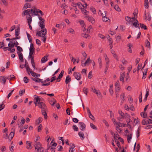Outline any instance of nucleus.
<instances>
[{
  "label": "nucleus",
  "mask_w": 152,
  "mask_h": 152,
  "mask_svg": "<svg viewBox=\"0 0 152 152\" xmlns=\"http://www.w3.org/2000/svg\"><path fill=\"white\" fill-rule=\"evenodd\" d=\"M125 19L126 21H127L128 23L129 22V23L132 22V21L131 20V18L129 16H126Z\"/></svg>",
  "instance_id": "nucleus-28"
},
{
  "label": "nucleus",
  "mask_w": 152,
  "mask_h": 152,
  "mask_svg": "<svg viewBox=\"0 0 152 152\" xmlns=\"http://www.w3.org/2000/svg\"><path fill=\"white\" fill-rule=\"evenodd\" d=\"M121 76L120 77V80L121 81L124 82V78L125 77V72H124L122 74L121 73Z\"/></svg>",
  "instance_id": "nucleus-23"
},
{
  "label": "nucleus",
  "mask_w": 152,
  "mask_h": 152,
  "mask_svg": "<svg viewBox=\"0 0 152 152\" xmlns=\"http://www.w3.org/2000/svg\"><path fill=\"white\" fill-rule=\"evenodd\" d=\"M41 32L42 33V35H45L47 34V29L46 28L42 29L41 31Z\"/></svg>",
  "instance_id": "nucleus-26"
},
{
  "label": "nucleus",
  "mask_w": 152,
  "mask_h": 152,
  "mask_svg": "<svg viewBox=\"0 0 152 152\" xmlns=\"http://www.w3.org/2000/svg\"><path fill=\"white\" fill-rule=\"evenodd\" d=\"M115 90L119 91L120 89V84L118 81H117L115 84Z\"/></svg>",
  "instance_id": "nucleus-10"
},
{
  "label": "nucleus",
  "mask_w": 152,
  "mask_h": 152,
  "mask_svg": "<svg viewBox=\"0 0 152 152\" xmlns=\"http://www.w3.org/2000/svg\"><path fill=\"white\" fill-rule=\"evenodd\" d=\"M91 89L92 91L93 92L96 94L98 97L101 98H102V95L99 90H96L94 87H91Z\"/></svg>",
  "instance_id": "nucleus-3"
},
{
  "label": "nucleus",
  "mask_w": 152,
  "mask_h": 152,
  "mask_svg": "<svg viewBox=\"0 0 152 152\" xmlns=\"http://www.w3.org/2000/svg\"><path fill=\"white\" fill-rule=\"evenodd\" d=\"M148 16L147 20L149 21H150L151 19V17L149 12L148 13Z\"/></svg>",
  "instance_id": "nucleus-56"
},
{
  "label": "nucleus",
  "mask_w": 152,
  "mask_h": 152,
  "mask_svg": "<svg viewBox=\"0 0 152 152\" xmlns=\"http://www.w3.org/2000/svg\"><path fill=\"white\" fill-rule=\"evenodd\" d=\"M102 20L104 22H106L108 21V20H109V18L106 17H104L102 18Z\"/></svg>",
  "instance_id": "nucleus-49"
},
{
  "label": "nucleus",
  "mask_w": 152,
  "mask_h": 152,
  "mask_svg": "<svg viewBox=\"0 0 152 152\" xmlns=\"http://www.w3.org/2000/svg\"><path fill=\"white\" fill-rule=\"evenodd\" d=\"M26 68L28 74L30 75L29 72H30V71H31V69H30L28 65H27V66L26 67Z\"/></svg>",
  "instance_id": "nucleus-37"
},
{
  "label": "nucleus",
  "mask_w": 152,
  "mask_h": 152,
  "mask_svg": "<svg viewBox=\"0 0 152 152\" xmlns=\"http://www.w3.org/2000/svg\"><path fill=\"white\" fill-rule=\"evenodd\" d=\"M42 129V124H40L38 126V131L39 132Z\"/></svg>",
  "instance_id": "nucleus-60"
},
{
  "label": "nucleus",
  "mask_w": 152,
  "mask_h": 152,
  "mask_svg": "<svg viewBox=\"0 0 152 152\" xmlns=\"http://www.w3.org/2000/svg\"><path fill=\"white\" fill-rule=\"evenodd\" d=\"M49 103L52 106H53L54 104L56 103V100L54 98H52L51 100L49 101Z\"/></svg>",
  "instance_id": "nucleus-12"
},
{
  "label": "nucleus",
  "mask_w": 152,
  "mask_h": 152,
  "mask_svg": "<svg viewBox=\"0 0 152 152\" xmlns=\"http://www.w3.org/2000/svg\"><path fill=\"white\" fill-rule=\"evenodd\" d=\"M17 53L18 55L19 59L22 62H23V54L21 52H18Z\"/></svg>",
  "instance_id": "nucleus-15"
},
{
  "label": "nucleus",
  "mask_w": 152,
  "mask_h": 152,
  "mask_svg": "<svg viewBox=\"0 0 152 152\" xmlns=\"http://www.w3.org/2000/svg\"><path fill=\"white\" fill-rule=\"evenodd\" d=\"M71 81V77L69 75H67L66 78L65 83L66 84H67L69 82Z\"/></svg>",
  "instance_id": "nucleus-20"
},
{
  "label": "nucleus",
  "mask_w": 152,
  "mask_h": 152,
  "mask_svg": "<svg viewBox=\"0 0 152 152\" xmlns=\"http://www.w3.org/2000/svg\"><path fill=\"white\" fill-rule=\"evenodd\" d=\"M35 105L37 106L41 109V112L42 115H44V118L45 119L47 118V108L46 105L44 102L34 103Z\"/></svg>",
  "instance_id": "nucleus-1"
},
{
  "label": "nucleus",
  "mask_w": 152,
  "mask_h": 152,
  "mask_svg": "<svg viewBox=\"0 0 152 152\" xmlns=\"http://www.w3.org/2000/svg\"><path fill=\"white\" fill-rule=\"evenodd\" d=\"M74 76L78 80H80L81 77V75L80 72H75L73 74Z\"/></svg>",
  "instance_id": "nucleus-4"
},
{
  "label": "nucleus",
  "mask_w": 152,
  "mask_h": 152,
  "mask_svg": "<svg viewBox=\"0 0 152 152\" xmlns=\"http://www.w3.org/2000/svg\"><path fill=\"white\" fill-rule=\"evenodd\" d=\"M118 113L121 115V116L122 117H123V115H124V113L122 112V111L121 110H119L118 111Z\"/></svg>",
  "instance_id": "nucleus-61"
},
{
  "label": "nucleus",
  "mask_w": 152,
  "mask_h": 152,
  "mask_svg": "<svg viewBox=\"0 0 152 152\" xmlns=\"http://www.w3.org/2000/svg\"><path fill=\"white\" fill-rule=\"evenodd\" d=\"M44 150V148L42 147L38 148L37 149V152H43Z\"/></svg>",
  "instance_id": "nucleus-47"
},
{
  "label": "nucleus",
  "mask_w": 152,
  "mask_h": 152,
  "mask_svg": "<svg viewBox=\"0 0 152 152\" xmlns=\"http://www.w3.org/2000/svg\"><path fill=\"white\" fill-rule=\"evenodd\" d=\"M90 126L93 129L95 130H97V127L93 124H90Z\"/></svg>",
  "instance_id": "nucleus-44"
},
{
  "label": "nucleus",
  "mask_w": 152,
  "mask_h": 152,
  "mask_svg": "<svg viewBox=\"0 0 152 152\" xmlns=\"http://www.w3.org/2000/svg\"><path fill=\"white\" fill-rule=\"evenodd\" d=\"M122 63L123 64H126L128 63V62L127 61L125 60L124 58H123L121 61Z\"/></svg>",
  "instance_id": "nucleus-53"
},
{
  "label": "nucleus",
  "mask_w": 152,
  "mask_h": 152,
  "mask_svg": "<svg viewBox=\"0 0 152 152\" xmlns=\"http://www.w3.org/2000/svg\"><path fill=\"white\" fill-rule=\"evenodd\" d=\"M27 18L28 20V23L29 27V28L30 30H31L32 29V27L30 25V24L31 23L32 21V17H31V15H29L28 17H27Z\"/></svg>",
  "instance_id": "nucleus-6"
},
{
  "label": "nucleus",
  "mask_w": 152,
  "mask_h": 152,
  "mask_svg": "<svg viewBox=\"0 0 152 152\" xmlns=\"http://www.w3.org/2000/svg\"><path fill=\"white\" fill-rule=\"evenodd\" d=\"M30 73H31L32 76L35 77H36V73L32 71V70H31V71H30Z\"/></svg>",
  "instance_id": "nucleus-52"
},
{
  "label": "nucleus",
  "mask_w": 152,
  "mask_h": 152,
  "mask_svg": "<svg viewBox=\"0 0 152 152\" xmlns=\"http://www.w3.org/2000/svg\"><path fill=\"white\" fill-rule=\"evenodd\" d=\"M107 13V11H105L103 13L101 14V15L102 16V18L104 17H106Z\"/></svg>",
  "instance_id": "nucleus-50"
},
{
  "label": "nucleus",
  "mask_w": 152,
  "mask_h": 152,
  "mask_svg": "<svg viewBox=\"0 0 152 152\" xmlns=\"http://www.w3.org/2000/svg\"><path fill=\"white\" fill-rule=\"evenodd\" d=\"M79 124L80 125V129L82 131H84L86 129V125L83 122H80L79 123Z\"/></svg>",
  "instance_id": "nucleus-8"
},
{
  "label": "nucleus",
  "mask_w": 152,
  "mask_h": 152,
  "mask_svg": "<svg viewBox=\"0 0 152 152\" xmlns=\"http://www.w3.org/2000/svg\"><path fill=\"white\" fill-rule=\"evenodd\" d=\"M78 135L81 140H83L85 138V136L84 134L82 132H80L78 133Z\"/></svg>",
  "instance_id": "nucleus-21"
},
{
  "label": "nucleus",
  "mask_w": 152,
  "mask_h": 152,
  "mask_svg": "<svg viewBox=\"0 0 152 152\" xmlns=\"http://www.w3.org/2000/svg\"><path fill=\"white\" fill-rule=\"evenodd\" d=\"M64 71L62 70L57 78V80L60 79L62 77L64 74Z\"/></svg>",
  "instance_id": "nucleus-33"
},
{
  "label": "nucleus",
  "mask_w": 152,
  "mask_h": 152,
  "mask_svg": "<svg viewBox=\"0 0 152 152\" xmlns=\"http://www.w3.org/2000/svg\"><path fill=\"white\" fill-rule=\"evenodd\" d=\"M140 114L141 116H142L143 118H146L147 114L145 112H142Z\"/></svg>",
  "instance_id": "nucleus-39"
},
{
  "label": "nucleus",
  "mask_w": 152,
  "mask_h": 152,
  "mask_svg": "<svg viewBox=\"0 0 152 152\" xmlns=\"http://www.w3.org/2000/svg\"><path fill=\"white\" fill-rule=\"evenodd\" d=\"M91 60H90V58H88L85 61V63L83 64L82 63L81 64L82 66H85L86 65L88 64V63L89 62V61H90Z\"/></svg>",
  "instance_id": "nucleus-35"
},
{
  "label": "nucleus",
  "mask_w": 152,
  "mask_h": 152,
  "mask_svg": "<svg viewBox=\"0 0 152 152\" xmlns=\"http://www.w3.org/2000/svg\"><path fill=\"white\" fill-rule=\"evenodd\" d=\"M26 34L27 36L28 39V40H29V42L31 43H32V41L31 39V37L28 33L27 32H26Z\"/></svg>",
  "instance_id": "nucleus-27"
},
{
  "label": "nucleus",
  "mask_w": 152,
  "mask_h": 152,
  "mask_svg": "<svg viewBox=\"0 0 152 152\" xmlns=\"http://www.w3.org/2000/svg\"><path fill=\"white\" fill-rule=\"evenodd\" d=\"M77 5L78 6V7L81 9L83 7V4H81L80 2H79L77 3Z\"/></svg>",
  "instance_id": "nucleus-48"
},
{
  "label": "nucleus",
  "mask_w": 152,
  "mask_h": 152,
  "mask_svg": "<svg viewBox=\"0 0 152 152\" xmlns=\"http://www.w3.org/2000/svg\"><path fill=\"white\" fill-rule=\"evenodd\" d=\"M73 145L74 146V147L73 148L71 147L70 148L69 150V152H74V151L75 149L74 148L75 147V146L74 145Z\"/></svg>",
  "instance_id": "nucleus-54"
},
{
  "label": "nucleus",
  "mask_w": 152,
  "mask_h": 152,
  "mask_svg": "<svg viewBox=\"0 0 152 152\" xmlns=\"http://www.w3.org/2000/svg\"><path fill=\"white\" fill-rule=\"evenodd\" d=\"M85 18H87V19L89 21V22H91L93 24L94 23L95 20L94 19L93 17L91 16H86Z\"/></svg>",
  "instance_id": "nucleus-7"
},
{
  "label": "nucleus",
  "mask_w": 152,
  "mask_h": 152,
  "mask_svg": "<svg viewBox=\"0 0 152 152\" xmlns=\"http://www.w3.org/2000/svg\"><path fill=\"white\" fill-rule=\"evenodd\" d=\"M72 86L74 88H75L77 86V84L76 82L74 81L72 83Z\"/></svg>",
  "instance_id": "nucleus-43"
},
{
  "label": "nucleus",
  "mask_w": 152,
  "mask_h": 152,
  "mask_svg": "<svg viewBox=\"0 0 152 152\" xmlns=\"http://www.w3.org/2000/svg\"><path fill=\"white\" fill-rule=\"evenodd\" d=\"M140 26L141 28H144V29L146 30L147 29V26L144 24L142 23H140Z\"/></svg>",
  "instance_id": "nucleus-34"
},
{
  "label": "nucleus",
  "mask_w": 152,
  "mask_h": 152,
  "mask_svg": "<svg viewBox=\"0 0 152 152\" xmlns=\"http://www.w3.org/2000/svg\"><path fill=\"white\" fill-rule=\"evenodd\" d=\"M0 81L1 83H3L4 85L6 83V80L4 76H1L0 78Z\"/></svg>",
  "instance_id": "nucleus-22"
},
{
  "label": "nucleus",
  "mask_w": 152,
  "mask_h": 152,
  "mask_svg": "<svg viewBox=\"0 0 152 152\" xmlns=\"http://www.w3.org/2000/svg\"><path fill=\"white\" fill-rule=\"evenodd\" d=\"M132 23L133 26L136 28H138L139 29H140V27L139 24V22L137 20H136V21H135L134 23L131 22Z\"/></svg>",
  "instance_id": "nucleus-13"
},
{
  "label": "nucleus",
  "mask_w": 152,
  "mask_h": 152,
  "mask_svg": "<svg viewBox=\"0 0 152 152\" xmlns=\"http://www.w3.org/2000/svg\"><path fill=\"white\" fill-rule=\"evenodd\" d=\"M31 142L27 141L26 142V144L27 145L26 148L28 149H31L32 148V146H31Z\"/></svg>",
  "instance_id": "nucleus-14"
},
{
  "label": "nucleus",
  "mask_w": 152,
  "mask_h": 152,
  "mask_svg": "<svg viewBox=\"0 0 152 152\" xmlns=\"http://www.w3.org/2000/svg\"><path fill=\"white\" fill-rule=\"evenodd\" d=\"M34 44L33 43H31L30 45V48H29V53L28 57H34L33 55L34 54L35 50V48L34 47Z\"/></svg>",
  "instance_id": "nucleus-2"
},
{
  "label": "nucleus",
  "mask_w": 152,
  "mask_h": 152,
  "mask_svg": "<svg viewBox=\"0 0 152 152\" xmlns=\"http://www.w3.org/2000/svg\"><path fill=\"white\" fill-rule=\"evenodd\" d=\"M25 92V90H20L19 92V95L20 96H22L23 95V94Z\"/></svg>",
  "instance_id": "nucleus-59"
},
{
  "label": "nucleus",
  "mask_w": 152,
  "mask_h": 152,
  "mask_svg": "<svg viewBox=\"0 0 152 152\" xmlns=\"http://www.w3.org/2000/svg\"><path fill=\"white\" fill-rule=\"evenodd\" d=\"M148 69H146L145 71V72L143 73V76L142 77V79H144L146 78V75L147 73Z\"/></svg>",
  "instance_id": "nucleus-32"
},
{
  "label": "nucleus",
  "mask_w": 152,
  "mask_h": 152,
  "mask_svg": "<svg viewBox=\"0 0 152 152\" xmlns=\"http://www.w3.org/2000/svg\"><path fill=\"white\" fill-rule=\"evenodd\" d=\"M8 134L7 133L4 134L3 136V138L4 139H7L8 138Z\"/></svg>",
  "instance_id": "nucleus-64"
},
{
  "label": "nucleus",
  "mask_w": 152,
  "mask_h": 152,
  "mask_svg": "<svg viewBox=\"0 0 152 152\" xmlns=\"http://www.w3.org/2000/svg\"><path fill=\"white\" fill-rule=\"evenodd\" d=\"M29 79H28L27 77H25L23 78V81L25 83H28Z\"/></svg>",
  "instance_id": "nucleus-42"
},
{
  "label": "nucleus",
  "mask_w": 152,
  "mask_h": 152,
  "mask_svg": "<svg viewBox=\"0 0 152 152\" xmlns=\"http://www.w3.org/2000/svg\"><path fill=\"white\" fill-rule=\"evenodd\" d=\"M5 107V105L4 104H1L0 105V111L1 110Z\"/></svg>",
  "instance_id": "nucleus-63"
},
{
  "label": "nucleus",
  "mask_w": 152,
  "mask_h": 152,
  "mask_svg": "<svg viewBox=\"0 0 152 152\" xmlns=\"http://www.w3.org/2000/svg\"><path fill=\"white\" fill-rule=\"evenodd\" d=\"M36 101L34 102V103H41L43 102L44 101V99L42 98H39L37 97V98H35Z\"/></svg>",
  "instance_id": "nucleus-11"
},
{
  "label": "nucleus",
  "mask_w": 152,
  "mask_h": 152,
  "mask_svg": "<svg viewBox=\"0 0 152 152\" xmlns=\"http://www.w3.org/2000/svg\"><path fill=\"white\" fill-rule=\"evenodd\" d=\"M88 112V114L89 115V117L93 121H95V119L94 116L91 114L90 111L89 109L87 107L86 108Z\"/></svg>",
  "instance_id": "nucleus-5"
},
{
  "label": "nucleus",
  "mask_w": 152,
  "mask_h": 152,
  "mask_svg": "<svg viewBox=\"0 0 152 152\" xmlns=\"http://www.w3.org/2000/svg\"><path fill=\"white\" fill-rule=\"evenodd\" d=\"M127 139L128 140V142L129 143H130L129 141L132 138V134H131L130 135H127Z\"/></svg>",
  "instance_id": "nucleus-45"
},
{
  "label": "nucleus",
  "mask_w": 152,
  "mask_h": 152,
  "mask_svg": "<svg viewBox=\"0 0 152 152\" xmlns=\"http://www.w3.org/2000/svg\"><path fill=\"white\" fill-rule=\"evenodd\" d=\"M1 1L5 5L7 6L8 5V3L6 0H1Z\"/></svg>",
  "instance_id": "nucleus-57"
},
{
  "label": "nucleus",
  "mask_w": 152,
  "mask_h": 152,
  "mask_svg": "<svg viewBox=\"0 0 152 152\" xmlns=\"http://www.w3.org/2000/svg\"><path fill=\"white\" fill-rule=\"evenodd\" d=\"M31 4L30 3H27L23 7V8L26 9L28 8H31Z\"/></svg>",
  "instance_id": "nucleus-25"
},
{
  "label": "nucleus",
  "mask_w": 152,
  "mask_h": 152,
  "mask_svg": "<svg viewBox=\"0 0 152 152\" xmlns=\"http://www.w3.org/2000/svg\"><path fill=\"white\" fill-rule=\"evenodd\" d=\"M114 140H115V142L116 143L117 146L120 148V149L121 148V147L120 146V143L118 141L117 139L115 137V134H114Z\"/></svg>",
  "instance_id": "nucleus-17"
},
{
  "label": "nucleus",
  "mask_w": 152,
  "mask_h": 152,
  "mask_svg": "<svg viewBox=\"0 0 152 152\" xmlns=\"http://www.w3.org/2000/svg\"><path fill=\"white\" fill-rule=\"evenodd\" d=\"M115 9L117 11L120 12L121 11V9L118 5H115L114 7Z\"/></svg>",
  "instance_id": "nucleus-41"
},
{
  "label": "nucleus",
  "mask_w": 152,
  "mask_h": 152,
  "mask_svg": "<svg viewBox=\"0 0 152 152\" xmlns=\"http://www.w3.org/2000/svg\"><path fill=\"white\" fill-rule=\"evenodd\" d=\"M145 46L148 47L149 49H150V43L148 40H146L145 42Z\"/></svg>",
  "instance_id": "nucleus-29"
},
{
  "label": "nucleus",
  "mask_w": 152,
  "mask_h": 152,
  "mask_svg": "<svg viewBox=\"0 0 152 152\" xmlns=\"http://www.w3.org/2000/svg\"><path fill=\"white\" fill-rule=\"evenodd\" d=\"M83 91L84 92V93L86 95H87V93L88 91V88H83Z\"/></svg>",
  "instance_id": "nucleus-40"
},
{
  "label": "nucleus",
  "mask_w": 152,
  "mask_h": 152,
  "mask_svg": "<svg viewBox=\"0 0 152 152\" xmlns=\"http://www.w3.org/2000/svg\"><path fill=\"white\" fill-rule=\"evenodd\" d=\"M24 12H26L27 15H28V16H27V17H28L29 15H30L29 12H31V10L28 9L26 10H24Z\"/></svg>",
  "instance_id": "nucleus-46"
},
{
  "label": "nucleus",
  "mask_w": 152,
  "mask_h": 152,
  "mask_svg": "<svg viewBox=\"0 0 152 152\" xmlns=\"http://www.w3.org/2000/svg\"><path fill=\"white\" fill-rule=\"evenodd\" d=\"M72 129L74 131H78V128L75 125H74L72 126Z\"/></svg>",
  "instance_id": "nucleus-38"
},
{
  "label": "nucleus",
  "mask_w": 152,
  "mask_h": 152,
  "mask_svg": "<svg viewBox=\"0 0 152 152\" xmlns=\"http://www.w3.org/2000/svg\"><path fill=\"white\" fill-rule=\"evenodd\" d=\"M34 146L35 149H37L38 148H41V144L39 142H36L34 145Z\"/></svg>",
  "instance_id": "nucleus-16"
},
{
  "label": "nucleus",
  "mask_w": 152,
  "mask_h": 152,
  "mask_svg": "<svg viewBox=\"0 0 152 152\" xmlns=\"http://www.w3.org/2000/svg\"><path fill=\"white\" fill-rule=\"evenodd\" d=\"M121 101H123L124 100V98L125 96V94L124 93H122L121 94Z\"/></svg>",
  "instance_id": "nucleus-55"
},
{
  "label": "nucleus",
  "mask_w": 152,
  "mask_h": 152,
  "mask_svg": "<svg viewBox=\"0 0 152 152\" xmlns=\"http://www.w3.org/2000/svg\"><path fill=\"white\" fill-rule=\"evenodd\" d=\"M25 119H24L22 117L21 118V121L20 124L21 125H22L23 126V124H24L25 123Z\"/></svg>",
  "instance_id": "nucleus-58"
},
{
  "label": "nucleus",
  "mask_w": 152,
  "mask_h": 152,
  "mask_svg": "<svg viewBox=\"0 0 152 152\" xmlns=\"http://www.w3.org/2000/svg\"><path fill=\"white\" fill-rule=\"evenodd\" d=\"M31 12H32V14L33 16L37 15L38 16H39V15H38V14H37V9H31Z\"/></svg>",
  "instance_id": "nucleus-9"
},
{
  "label": "nucleus",
  "mask_w": 152,
  "mask_h": 152,
  "mask_svg": "<svg viewBox=\"0 0 152 152\" xmlns=\"http://www.w3.org/2000/svg\"><path fill=\"white\" fill-rule=\"evenodd\" d=\"M90 9L94 14H95L96 13V10L93 7H91Z\"/></svg>",
  "instance_id": "nucleus-36"
},
{
  "label": "nucleus",
  "mask_w": 152,
  "mask_h": 152,
  "mask_svg": "<svg viewBox=\"0 0 152 152\" xmlns=\"http://www.w3.org/2000/svg\"><path fill=\"white\" fill-rule=\"evenodd\" d=\"M144 4L145 8H148L149 6L148 0H145Z\"/></svg>",
  "instance_id": "nucleus-31"
},
{
  "label": "nucleus",
  "mask_w": 152,
  "mask_h": 152,
  "mask_svg": "<svg viewBox=\"0 0 152 152\" xmlns=\"http://www.w3.org/2000/svg\"><path fill=\"white\" fill-rule=\"evenodd\" d=\"M14 132H10V134L8 137V138L10 140H12V139L13 138L14 136Z\"/></svg>",
  "instance_id": "nucleus-24"
},
{
  "label": "nucleus",
  "mask_w": 152,
  "mask_h": 152,
  "mask_svg": "<svg viewBox=\"0 0 152 152\" xmlns=\"http://www.w3.org/2000/svg\"><path fill=\"white\" fill-rule=\"evenodd\" d=\"M48 57V56H45L44 57H42L41 60V62L42 63H44L46 61L48 60L47 57Z\"/></svg>",
  "instance_id": "nucleus-19"
},
{
  "label": "nucleus",
  "mask_w": 152,
  "mask_h": 152,
  "mask_svg": "<svg viewBox=\"0 0 152 152\" xmlns=\"http://www.w3.org/2000/svg\"><path fill=\"white\" fill-rule=\"evenodd\" d=\"M17 49L19 52H21V51H23V50L22 48L19 46H17Z\"/></svg>",
  "instance_id": "nucleus-51"
},
{
  "label": "nucleus",
  "mask_w": 152,
  "mask_h": 152,
  "mask_svg": "<svg viewBox=\"0 0 152 152\" xmlns=\"http://www.w3.org/2000/svg\"><path fill=\"white\" fill-rule=\"evenodd\" d=\"M39 26L41 27L42 29L45 28V25L44 22H39L38 23Z\"/></svg>",
  "instance_id": "nucleus-18"
},
{
  "label": "nucleus",
  "mask_w": 152,
  "mask_h": 152,
  "mask_svg": "<svg viewBox=\"0 0 152 152\" xmlns=\"http://www.w3.org/2000/svg\"><path fill=\"white\" fill-rule=\"evenodd\" d=\"M42 37L43 39H42L43 41V42H44L45 43L46 41V36H45V35H42Z\"/></svg>",
  "instance_id": "nucleus-62"
},
{
  "label": "nucleus",
  "mask_w": 152,
  "mask_h": 152,
  "mask_svg": "<svg viewBox=\"0 0 152 152\" xmlns=\"http://www.w3.org/2000/svg\"><path fill=\"white\" fill-rule=\"evenodd\" d=\"M130 117V116L129 114H128L127 113H126L125 114H124V115H123L122 118H129Z\"/></svg>",
  "instance_id": "nucleus-30"
}]
</instances>
